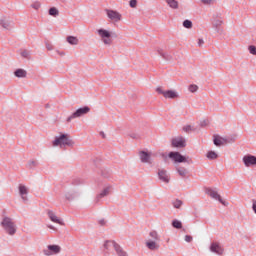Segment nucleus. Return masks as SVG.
<instances>
[{"mask_svg": "<svg viewBox=\"0 0 256 256\" xmlns=\"http://www.w3.org/2000/svg\"><path fill=\"white\" fill-rule=\"evenodd\" d=\"M104 248L106 250V253H108L109 255H113V253L116 252L118 256H127V252L121 249V246H119V244H117L115 241H106L104 243Z\"/></svg>", "mask_w": 256, "mask_h": 256, "instance_id": "f257e3e1", "label": "nucleus"}, {"mask_svg": "<svg viewBox=\"0 0 256 256\" xmlns=\"http://www.w3.org/2000/svg\"><path fill=\"white\" fill-rule=\"evenodd\" d=\"M150 239L146 240L145 245L147 249L150 251H157L159 249V241H161V237L159 236V233L157 231H151L149 233Z\"/></svg>", "mask_w": 256, "mask_h": 256, "instance_id": "f03ea898", "label": "nucleus"}, {"mask_svg": "<svg viewBox=\"0 0 256 256\" xmlns=\"http://www.w3.org/2000/svg\"><path fill=\"white\" fill-rule=\"evenodd\" d=\"M53 147H73L75 145V142L69 138V135L67 134H61L60 136L56 137L53 141Z\"/></svg>", "mask_w": 256, "mask_h": 256, "instance_id": "7ed1b4c3", "label": "nucleus"}, {"mask_svg": "<svg viewBox=\"0 0 256 256\" xmlns=\"http://www.w3.org/2000/svg\"><path fill=\"white\" fill-rule=\"evenodd\" d=\"M1 225L8 235H15V233H17V225H15L13 219L5 217L2 220Z\"/></svg>", "mask_w": 256, "mask_h": 256, "instance_id": "20e7f679", "label": "nucleus"}, {"mask_svg": "<svg viewBox=\"0 0 256 256\" xmlns=\"http://www.w3.org/2000/svg\"><path fill=\"white\" fill-rule=\"evenodd\" d=\"M97 33L104 45H111L113 43V38H111V31L101 28L97 30Z\"/></svg>", "mask_w": 256, "mask_h": 256, "instance_id": "39448f33", "label": "nucleus"}, {"mask_svg": "<svg viewBox=\"0 0 256 256\" xmlns=\"http://www.w3.org/2000/svg\"><path fill=\"white\" fill-rule=\"evenodd\" d=\"M156 92L158 95H163L165 99H179V93L175 90H163L162 87H157Z\"/></svg>", "mask_w": 256, "mask_h": 256, "instance_id": "423d86ee", "label": "nucleus"}, {"mask_svg": "<svg viewBox=\"0 0 256 256\" xmlns=\"http://www.w3.org/2000/svg\"><path fill=\"white\" fill-rule=\"evenodd\" d=\"M89 111H91V108H89L88 106L77 109L70 117L67 118L68 123L72 119H77L79 117H83V115H87V113H89Z\"/></svg>", "mask_w": 256, "mask_h": 256, "instance_id": "0eeeda50", "label": "nucleus"}, {"mask_svg": "<svg viewBox=\"0 0 256 256\" xmlns=\"http://www.w3.org/2000/svg\"><path fill=\"white\" fill-rule=\"evenodd\" d=\"M43 253L46 256L57 255L58 253H61V246H59V245H48L43 250Z\"/></svg>", "mask_w": 256, "mask_h": 256, "instance_id": "6e6552de", "label": "nucleus"}, {"mask_svg": "<svg viewBox=\"0 0 256 256\" xmlns=\"http://www.w3.org/2000/svg\"><path fill=\"white\" fill-rule=\"evenodd\" d=\"M169 157L175 161V163H187V157L181 155L179 152H170Z\"/></svg>", "mask_w": 256, "mask_h": 256, "instance_id": "1a4fd4ad", "label": "nucleus"}, {"mask_svg": "<svg viewBox=\"0 0 256 256\" xmlns=\"http://www.w3.org/2000/svg\"><path fill=\"white\" fill-rule=\"evenodd\" d=\"M106 15L111 19V21H115L116 23L121 21V13L115 10H106Z\"/></svg>", "mask_w": 256, "mask_h": 256, "instance_id": "9d476101", "label": "nucleus"}, {"mask_svg": "<svg viewBox=\"0 0 256 256\" xmlns=\"http://www.w3.org/2000/svg\"><path fill=\"white\" fill-rule=\"evenodd\" d=\"M210 251L212 253H216V255H223L225 250L223 249V247H221V244H219L218 242H213L210 245Z\"/></svg>", "mask_w": 256, "mask_h": 256, "instance_id": "9b49d317", "label": "nucleus"}, {"mask_svg": "<svg viewBox=\"0 0 256 256\" xmlns=\"http://www.w3.org/2000/svg\"><path fill=\"white\" fill-rule=\"evenodd\" d=\"M186 145H187V143L185 142V138H183L181 136L172 139V146L173 147L182 148V147H186Z\"/></svg>", "mask_w": 256, "mask_h": 256, "instance_id": "f8f14e48", "label": "nucleus"}, {"mask_svg": "<svg viewBox=\"0 0 256 256\" xmlns=\"http://www.w3.org/2000/svg\"><path fill=\"white\" fill-rule=\"evenodd\" d=\"M207 194L209 195V197H211L212 199H216V201H219V203H221L222 205H225V201L223 200V198H221V195H219V193H217V191L213 190V189H209L207 191Z\"/></svg>", "mask_w": 256, "mask_h": 256, "instance_id": "ddd939ff", "label": "nucleus"}, {"mask_svg": "<svg viewBox=\"0 0 256 256\" xmlns=\"http://www.w3.org/2000/svg\"><path fill=\"white\" fill-rule=\"evenodd\" d=\"M243 163L246 167H251V165H256V157L252 155H246L243 157Z\"/></svg>", "mask_w": 256, "mask_h": 256, "instance_id": "4468645a", "label": "nucleus"}, {"mask_svg": "<svg viewBox=\"0 0 256 256\" xmlns=\"http://www.w3.org/2000/svg\"><path fill=\"white\" fill-rule=\"evenodd\" d=\"M47 215L50 219V221H52V223H57L58 225H65V223H63L57 216V214H55V212L53 211H48Z\"/></svg>", "mask_w": 256, "mask_h": 256, "instance_id": "2eb2a0df", "label": "nucleus"}, {"mask_svg": "<svg viewBox=\"0 0 256 256\" xmlns=\"http://www.w3.org/2000/svg\"><path fill=\"white\" fill-rule=\"evenodd\" d=\"M227 143H229L227 138H223L219 135L214 136V145H216V147H221L222 145H227Z\"/></svg>", "mask_w": 256, "mask_h": 256, "instance_id": "dca6fc26", "label": "nucleus"}, {"mask_svg": "<svg viewBox=\"0 0 256 256\" xmlns=\"http://www.w3.org/2000/svg\"><path fill=\"white\" fill-rule=\"evenodd\" d=\"M158 177L161 181H163V183H169V181H171L169 174H167V171L165 170H159Z\"/></svg>", "mask_w": 256, "mask_h": 256, "instance_id": "f3484780", "label": "nucleus"}, {"mask_svg": "<svg viewBox=\"0 0 256 256\" xmlns=\"http://www.w3.org/2000/svg\"><path fill=\"white\" fill-rule=\"evenodd\" d=\"M140 159L142 163H150L151 162V153L142 151L140 152Z\"/></svg>", "mask_w": 256, "mask_h": 256, "instance_id": "a211bd4d", "label": "nucleus"}, {"mask_svg": "<svg viewBox=\"0 0 256 256\" xmlns=\"http://www.w3.org/2000/svg\"><path fill=\"white\" fill-rule=\"evenodd\" d=\"M19 193H20L22 199H23L24 201H27V193H29V191L27 190V186H25V185H20V186H19Z\"/></svg>", "mask_w": 256, "mask_h": 256, "instance_id": "6ab92c4d", "label": "nucleus"}, {"mask_svg": "<svg viewBox=\"0 0 256 256\" xmlns=\"http://www.w3.org/2000/svg\"><path fill=\"white\" fill-rule=\"evenodd\" d=\"M0 25L3 27V29H11V21L7 20V18H1Z\"/></svg>", "mask_w": 256, "mask_h": 256, "instance_id": "aec40b11", "label": "nucleus"}, {"mask_svg": "<svg viewBox=\"0 0 256 256\" xmlns=\"http://www.w3.org/2000/svg\"><path fill=\"white\" fill-rule=\"evenodd\" d=\"M66 41L70 45H79V38H77L75 36H68Z\"/></svg>", "mask_w": 256, "mask_h": 256, "instance_id": "412c9836", "label": "nucleus"}, {"mask_svg": "<svg viewBox=\"0 0 256 256\" xmlns=\"http://www.w3.org/2000/svg\"><path fill=\"white\" fill-rule=\"evenodd\" d=\"M167 5L171 7V9H178L179 8V2L177 0H166Z\"/></svg>", "mask_w": 256, "mask_h": 256, "instance_id": "4be33fe9", "label": "nucleus"}, {"mask_svg": "<svg viewBox=\"0 0 256 256\" xmlns=\"http://www.w3.org/2000/svg\"><path fill=\"white\" fill-rule=\"evenodd\" d=\"M110 191H111V188H109V187L105 188L98 195V199H103V197H107V195H109Z\"/></svg>", "mask_w": 256, "mask_h": 256, "instance_id": "5701e85b", "label": "nucleus"}, {"mask_svg": "<svg viewBox=\"0 0 256 256\" xmlns=\"http://www.w3.org/2000/svg\"><path fill=\"white\" fill-rule=\"evenodd\" d=\"M14 75L16 77H27V71L23 70V69H18L14 72Z\"/></svg>", "mask_w": 256, "mask_h": 256, "instance_id": "b1692460", "label": "nucleus"}, {"mask_svg": "<svg viewBox=\"0 0 256 256\" xmlns=\"http://www.w3.org/2000/svg\"><path fill=\"white\" fill-rule=\"evenodd\" d=\"M177 172L180 175V177H186L187 176V169L183 167L177 168Z\"/></svg>", "mask_w": 256, "mask_h": 256, "instance_id": "393cba45", "label": "nucleus"}, {"mask_svg": "<svg viewBox=\"0 0 256 256\" xmlns=\"http://www.w3.org/2000/svg\"><path fill=\"white\" fill-rule=\"evenodd\" d=\"M49 15L52 17H57V15H59V10H57L55 7H52L49 9Z\"/></svg>", "mask_w": 256, "mask_h": 256, "instance_id": "a878e982", "label": "nucleus"}, {"mask_svg": "<svg viewBox=\"0 0 256 256\" xmlns=\"http://www.w3.org/2000/svg\"><path fill=\"white\" fill-rule=\"evenodd\" d=\"M208 159H217L219 155L216 154L215 151H209L206 155Z\"/></svg>", "mask_w": 256, "mask_h": 256, "instance_id": "bb28decb", "label": "nucleus"}, {"mask_svg": "<svg viewBox=\"0 0 256 256\" xmlns=\"http://www.w3.org/2000/svg\"><path fill=\"white\" fill-rule=\"evenodd\" d=\"M172 226L175 228V229H181L183 227V224L181 223V221L179 220H174L172 222Z\"/></svg>", "mask_w": 256, "mask_h": 256, "instance_id": "cd10ccee", "label": "nucleus"}, {"mask_svg": "<svg viewBox=\"0 0 256 256\" xmlns=\"http://www.w3.org/2000/svg\"><path fill=\"white\" fill-rule=\"evenodd\" d=\"M199 90V86L192 84L188 87V91H190V93H197V91Z\"/></svg>", "mask_w": 256, "mask_h": 256, "instance_id": "c85d7f7f", "label": "nucleus"}, {"mask_svg": "<svg viewBox=\"0 0 256 256\" xmlns=\"http://www.w3.org/2000/svg\"><path fill=\"white\" fill-rule=\"evenodd\" d=\"M202 5H213L217 0H199Z\"/></svg>", "mask_w": 256, "mask_h": 256, "instance_id": "c756f323", "label": "nucleus"}, {"mask_svg": "<svg viewBox=\"0 0 256 256\" xmlns=\"http://www.w3.org/2000/svg\"><path fill=\"white\" fill-rule=\"evenodd\" d=\"M183 27H185L186 29H191V27H193V22H191L190 20H185L183 22Z\"/></svg>", "mask_w": 256, "mask_h": 256, "instance_id": "7c9ffc66", "label": "nucleus"}, {"mask_svg": "<svg viewBox=\"0 0 256 256\" xmlns=\"http://www.w3.org/2000/svg\"><path fill=\"white\" fill-rule=\"evenodd\" d=\"M181 205H183V201H181V200L173 201V207H175V209H180Z\"/></svg>", "mask_w": 256, "mask_h": 256, "instance_id": "2f4dec72", "label": "nucleus"}, {"mask_svg": "<svg viewBox=\"0 0 256 256\" xmlns=\"http://www.w3.org/2000/svg\"><path fill=\"white\" fill-rule=\"evenodd\" d=\"M31 7H32V9H35V10L37 11L38 9L41 8V3H39V2H34V3L31 5Z\"/></svg>", "mask_w": 256, "mask_h": 256, "instance_id": "473e14b6", "label": "nucleus"}, {"mask_svg": "<svg viewBox=\"0 0 256 256\" xmlns=\"http://www.w3.org/2000/svg\"><path fill=\"white\" fill-rule=\"evenodd\" d=\"M183 131H185V133H191V131H193V128L191 127V125H187L183 127Z\"/></svg>", "mask_w": 256, "mask_h": 256, "instance_id": "72a5a7b5", "label": "nucleus"}, {"mask_svg": "<svg viewBox=\"0 0 256 256\" xmlns=\"http://www.w3.org/2000/svg\"><path fill=\"white\" fill-rule=\"evenodd\" d=\"M248 50H249V53H251V55H256V47L255 46H249Z\"/></svg>", "mask_w": 256, "mask_h": 256, "instance_id": "f704fd0d", "label": "nucleus"}, {"mask_svg": "<svg viewBox=\"0 0 256 256\" xmlns=\"http://www.w3.org/2000/svg\"><path fill=\"white\" fill-rule=\"evenodd\" d=\"M130 7L135 9V7H137V0H130Z\"/></svg>", "mask_w": 256, "mask_h": 256, "instance_id": "c9c22d12", "label": "nucleus"}, {"mask_svg": "<svg viewBox=\"0 0 256 256\" xmlns=\"http://www.w3.org/2000/svg\"><path fill=\"white\" fill-rule=\"evenodd\" d=\"M185 241H186V243H191V241H193V236L186 235L185 236Z\"/></svg>", "mask_w": 256, "mask_h": 256, "instance_id": "e433bc0d", "label": "nucleus"}, {"mask_svg": "<svg viewBox=\"0 0 256 256\" xmlns=\"http://www.w3.org/2000/svg\"><path fill=\"white\" fill-rule=\"evenodd\" d=\"M21 55H22V57L27 58V57H29V52L27 50H24L21 52Z\"/></svg>", "mask_w": 256, "mask_h": 256, "instance_id": "4c0bfd02", "label": "nucleus"}, {"mask_svg": "<svg viewBox=\"0 0 256 256\" xmlns=\"http://www.w3.org/2000/svg\"><path fill=\"white\" fill-rule=\"evenodd\" d=\"M198 45L199 47H203V45H205V41L203 39H198Z\"/></svg>", "mask_w": 256, "mask_h": 256, "instance_id": "58836bf2", "label": "nucleus"}, {"mask_svg": "<svg viewBox=\"0 0 256 256\" xmlns=\"http://www.w3.org/2000/svg\"><path fill=\"white\" fill-rule=\"evenodd\" d=\"M46 49H48V51H53V45L47 44Z\"/></svg>", "mask_w": 256, "mask_h": 256, "instance_id": "ea45409f", "label": "nucleus"}, {"mask_svg": "<svg viewBox=\"0 0 256 256\" xmlns=\"http://www.w3.org/2000/svg\"><path fill=\"white\" fill-rule=\"evenodd\" d=\"M158 53H159V55H160L161 57H163V58L165 59V53H163V51L158 50Z\"/></svg>", "mask_w": 256, "mask_h": 256, "instance_id": "a19ab883", "label": "nucleus"}, {"mask_svg": "<svg viewBox=\"0 0 256 256\" xmlns=\"http://www.w3.org/2000/svg\"><path fill=\"white\" fill-rule=\"evenodd\" d=\"M48 229H52V231H57V228H55V227L52 226V225H48Z\"/></svg>", "mask_w": 256, "mask_h": 256, "instance_id": "79ce46f5", "label": "nucleus"}]
</instances>
